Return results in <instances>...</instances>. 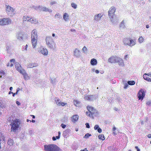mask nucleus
<instances>
[{
	"label": "nucleus",
	"instance_id": "f257e3e1",
	"mask_svg": "<svg viewBox=\"0 0 151 151\" xmlns=\"http://www.w3.org/2000/svg\"><path fill=\"white\" fill-rule=\"evenodd\" d=\"M86 108L88 111H86V113L89 117L93 119L94 116H96L98 115V111L92 106L88 105L86 106Z\"/></svg>",
	"mask_w": 151,
	"mask_h": 151
},
{
	"label": "nucleus",
	"instance_id": "f03ea898",
	"mask_svg": "<svg viewBox=\"0 0 151 151\" xmlns=\"http://www.w3.org/2000/svg\"><path fill=\"white\" fill-rule=\"evenodd\" d=\"M20 124V122L19 119H16L13 120L10 124L11 126V131L15 132L18 129Z\"/></svg>",
	"mask_w": 151,
	"mask_h": 151
},
{
	"label": "nucleus",
	"instance_id": "7ed1b4c3",
	"mask_svg": "<svg viewBox=\"0 0 151 151\" xmlns=\"http://www.w3.org/2000/svg\"><path fill=\"white\" fill-rule=\"evenodd\" d=\"M44 150L45 151H59V148L55 145L50 144L44 146Z\"/></svg>",
	"mask_w": 151,
	"mask_h": 151
},
{
	"label": "nucleus",
	"instance_id": "20e7f679",
	"mask_svg": "<svg viewBox=\"0 0 151 151\" xmlns=\"http://www.w3.org/2000/svg\"><path fill=\"white\" fill-rule=\"evenodd\" d=\"M46 41L47 45L50 48L54 49L55 48V44L51 37H46Z\"/></svg>",
	"mask_w": 151,
	"mask_h": 151
},
{
	"label": "nucleus",
	"instance_id": "39448f33",
	"mask_svg": "<svg viewBox=\"0 0 151 151\" xmlns=\"http://www.w3.org/2000/svg\"><path fill=\"white\" fill-rule=\"evenodd\" d=\"M109 62L113 63L116 62H120L122 61V60L120 58L117 57L116 56H113L110 57L108 60Z\"/></svg>",
	"mask_w": 151,
	"mask_h": 151
},
{
	"label": "nucleus",
	"instance_id": "423d86ee",
	"mask_svg": "<svg viewBox=\"0 0 151 151\" xmlns=\"http://www.w3.org/2000/svg\"><path fill=\"white\" fill-rule=\"evenodd\" d=\"M6 12L8 15L12 16L15 14L14 9L9 5H6Z\"/></svg>",
	"mask_w": 151,
	"mask_h": 151
},
{
	"label": "nucleus",
	"instance_id": "0eeeda50",
	"mask_svg": "<svg viewBox=\"0 0 151 151\" xmlns=\"http://www.w3.org/2000/svg\"><path fill=\"white\" fill-rule=\"evenodd\" d=\"M11 22L10 19L9 18L0 19V25H8Z\"/></svg>",
	"mask_w": 151,
	"mask_h": 151
},
{
	"label": "nucleus",
	"instance_id": "6e6552de",
	"mask_svg": "<svg viewBox=\"0 0 151 151\" xmlns=\"http://www.w3.org/2000/svg\"><path fill=\"white\" fill-rule=\"evenodd\" d=\"M145 96V91L142 89L139 90L138 93V96L139 99L142 100Z\"/></svg>",
	"mask_w": 151,
	"mask_h": 151
},
{
	"label": "nucleus",
	"instance_id": "1a4fd4ad",
	"mask_svg": "<svg viewBox=\"0 0 151 151\" xmlns=\"http://www.w3.org/2000/svg\"><path fill=\"white\" fill-rule=\"evenodd\" d=\"M115 10L116 9L114 7H111L109 9L108 12V15L110 18H113Z\"/></svg>",
	"mask_w": 151,
	"mask_h": 151
},
{
	"label": "nucleus",
	"instance_id": "9d476101",
	"mask_svg": "<svg viewBox=\"0 0 151 151\" xmlns=\"http://www.w3.org/2000/svg\"><path fill=\"white\" fill-rule=\"evenodd\" d=\"M38 35L37 30L34 29L33 30L31 33V39H37Z\"/></svg>",
	"mask_w": 151,
	"mask_h": 151
},
{
	"label": "nucleus",
	"instance_id": "9b49d317",
	"mask_svg": "<svg viewBox=\"0 0 151 151\" xmlns=\"http://www.w3.org/2000/svg\"><path fill=\"white\" fill-rule=\"evenodd\" d=\"M15 64V67L16 70L20 73H21V71H23L24 70L22 68L21 66L19 63H16Z\"/></svg>",
	"mask_w": 151,
	"mask_h": 151
},
{
	"label": "nucleus",
	"instance_id": "f8f14e48",
	"mask_svg": "<svg viewBox=\"0 0 151 151\" xmlns=\"http://www.w3.org/2000/svg\"><path fill=\"white\" fill-rule=\"evenodd\" d=\"M143 78L145 80L148 81H151V76L150 73H145L143 75Z\"/></svg>",
	"mask_w": 151,
	"mask_h": 151
},
{
	"label": "nucleus",
	"instance_id": "ddd939ff",
	"mask_svg": "<svg viewBox=\"0 0 151 151\" xmlns=\"http://www.w3.org/2000/svg\"><path fill=\"white\" fill-rule=\"evenodd\" d=\"M56 104L58 106H63L67 104V103H65L64 102L60 101V100L59 99H58L57 100H55Z\"/></svg>",
	"mask_w": 151,
	"mask_h": 151
},
{
	"label": "nucleus",
	"instance_id": "4468645a",
	"mask_svg": "<svg viewBox=\"0 0 151 151\" xmlns=\"http://www.w3.org/2000/svg\"><path fill=\"white\" fill-rule=\"evenodd\" d=\"M37 39H31V41L32 46L33 48L36 47L37 45Z\"/></svg>",
	"mask_w": 151,
	"mask_h": 151
},
{
	"label": "nucleus",
	"instance_id": "2eb2a0df",
	"mask_svg": "<svg viewBox=\"0 0 151 151\" xmlns=\"http://www.w3.org/2000/svg\"><path fill=\"white\" fill-rule=\"evenodd\" d=\"M85 99L88 101H93L95 99L94 96L93 95H87L85 97Z\"/></svg>",
	"mask_w": 151,
	"mask_h": 151
},
{
	"label": "nucleus",
	"instance_id": "dca6fc26",
	"mask_svg": "<svg viewBox=\"0 0 151 151\" xmlns=\"http://www.w3.org/2000/svg\"><path fill=\"white\" fill-rule=\"evenodd\" d=\"M129 42V46L132 47L136 44V41L135 39H131L130 38Z\"/></svg>",
	"mask_w": 151,
	"mask_h": 151
},
{
	"label": "nucleus",
	"instance_id": "f3484780",
	"mask_svg": "<svg viewBox=\"0 0 151 151\" xmlns=\"http://www.w3.org/2000/svg\"><path fill=\"white\" fill-rule=\"evenodd\" d=\"M103 15L101 14H99L96 15H95L94 17V20L96 21H99L100 20Z\"/></svg>",
	"mask_w": 151,
	"mask_h": 151
},
{
	"label": "nucleus",
	"instance_id": "a211bd4d",
	"mask_svg": "<svg viewBox=\"0 0 151 151\" xmlns=\"http://www.w3.org/2000/svg\"><path fill=\"white\" fill-rule=\"evenodd\" d=\"M80 51L77 49H76L74 52V55L76 57H78L80 56Z\"/></svg>",
	"mask_w": 151,
	"mask_h": 151
},
{
	"label": "nucleus",
	"instance_id": "6ab92c4d",
	"mask_svg": "<svg viewBox=\"0 0 151 151\" xmlns=\"http://www.w3.org/2000/svg\"><path fill=\"white\" fill-rule=\"evenodd\" d=\"M21 73L23 76L25 80L28 79L29 78V77L28 75L26 73L24 70H23V71H21Z\"/></svg>",
	"mask_w": 151,
	"mask_h": 151
},
{
	"label": "nucleus",
	"instance_id": "aec40b11",
	"mask_svg": "<svg viewBox=\"0 0 151 151\" xmlns=\"http://www.w3.org/2000/svg\"><path fill=\"white\" fill-rule=\"evenodd\" d=\"M78 119V116L77 114L74 115L72 117V122H76Z\"/></svg>",
	"mask_w": 151,
	"mask_h": 151
},
{
	"label": "nucleus",
	"instance_id": "412c9836",
	"mask_svg": "<svg viewBox=\"0 0 151 151\" xmlns=\"http://www.w3.org/2000/svg\"><path fill=\"white\" fill-rule=\"evenodd\" d=\"M130 38H124L123 40V42L124 44L126 45L129 46Z\"/></svg>",
	"mask_w": 151,
	"mask_h": 151
},
{
	"label": "nucleus",
	"instance_id": "4be33fe9",
	"mask_svg": "<svg viewBox=\"0 0 151 151\" xmlns=\"http://www.w3.org/2000/svg\"><path fill=\"white\" fill-rule=\"evenodd\" d=\"M73 103L74 105L76 107L79 106L80 105L81 102L77 100H74Z\"/></svg>",
	"mask_w": 151,
	"mask_h": 151
},
{
	"label": "nucleus",
	"instance_id": "5701e85b",
	"mask_svg": "<svg viewBox=\"0 0 151 151\" xmlns=\"http://www.w3.org/2000/svg\"><path fill=\"white\" fill-rule=\"evenodd\" d=\"M38 65V64L36 63H30L28 65V67L29 68H32L35 67H36Z\"/></svg>",
	"mask_w": 151,
	"mask_h": 151
},
{
	"label": "nucleus",
	"instance_id": "b1692460",
	"mask_svg": "<svg viewBox=\"0 0 151 151\" xmlns=\"http://www.w3.org/2000/svg\"><path fill=\"white\" fill-rule=\"evenodd\" d=\"M31 23L36 24L38 23V21L36 19L33 18L32 17H31L29 22Z\"/></svg>",
	"mask_w": 151,
	"mask_h": 151
},
{
	"label": "nucleus",
	"instance_id": "393cba45",
	"mask_svg": "<svg viewBox=\"0 0 151 151\" xmlns=\"http://www.w3.org/2000/svg\"><path fill=\"white\" fill-rule=\"evenodd\" d=\"M90 63L92 65H95L97 64V62L96 59L93 58L91 60Z\"/></svg>",
	"mask_w": 151,
	"mask_h": 151
},
{
	"label": "nucleus",
	"instance_id": "a878e982",
	"mask_svg": "<svg viewBox=\"0 0 151 151\" xmlns=\"http://www.w3.org/2000/svg\"><path fill=\"white\" fill-rule=\"evenodd\" d=\"M63 19L65 21H67L69 19V15L68 14L66 13H64L63 15Z\"/></svg>",
	"mask_w": 151,
	"mask_h": 151
},
{
	"label": "nucleus",
	"instance_id": "bb28decb",
	"mask_svg": "<svg viewBox=\"0 0 151 151\" xmlns=\"http://www.w3.org/2000/svg\"><path fill=\"white\" fill-rule=\"evenodd\" d=\"M41 52L45 55H47L48 54V51L46 49L42 48L41 50Z\"/></svg>",
	"mask_w": 151,
	"mask_h": 151
},
{
	"label": "nucleus",
	"instance_id": "cd10ccee",
	"mask_svg": "<svg viewBox=\"0 0 151 151\" xmlns=\"http://www.w3.org/2000/svg\"><path fill=\"white\" fill-rule=\"evenodd\" d=\"M31 17L28 16H24L23 17V20L25 21L29 22Z\"/></svg>",
	"mask_w": 151,
	"mask_h": 151
},
{
	"label": "nucleus",
	"instance_id": "c85d7f7f",
	"mask_svg": "<svg viewBox=\"0 0 151 151\" xmlns=\"http://www.w3.org/2000/svg\"><path fill=\"white\" fill-rule=\"evenodd\" d=\"M15 62V60L14 59H12L10 60V62L11 63V64L9 65V63L7 65V66H10L12 67L13 66L14 63Z\"/></svg>",
	"mask_w": 151,
	"mask_h": 151
},
{
	"label": "nucleus",
	"instance_id": "c756f323",
	"mask_svg": "<svg viewBox=\"0 0 151 151\" xmlns=\"http://www.w3.org/2000/svg\"><path fill=\"white\" fill-rule=\"evenodd\" d=\"M42 10L44 12H48L50 13H51L52 12V10L51 9H49L48 8L46 7H44L42 8Z\"/></svg>",
	"mask_w": 151,
	"mask_h": 151
},
{
	"label": "nucleus",
	"instance_id": "7c9ffc66",
	"mask_svg": "<svg viewBox=\"0 0 151 151\" xmlns=\"http://www.w3.org/2000/svg\"><path fill=\"white\" fill-rule=\"evenodd\" d=\"M14 141L12 139H9L7 142L8 145L10 146H12L14 144Z\"/></svg>",
	"mask_w": 151,
	"mask_h": 151
},
{
	"label": "nucleus",
	"instance_id": "2f4dec72",
	"mask_svg": "<svg viewBox=\"0 0 151 151\" xmlns=\"http://www.w3.org/2000/svg\"><path fill=\"white\" fill-rule=\"evenodd\" d=\"M98 138L99 139L102 140H104L105 139L104 136L103 134H99L98 136Z\"/></svg>",
	"mask_w": 151,
	"mask_h": 151
},
{
	"label": "nucleus",
	"instance_id": "473e14b6",
	"mask_svg": "<svg viewBox=\"0 0 151 151\" xmlns=\"http://www.w3.org/2000/svg\"><path fill=\"white\" fill-rule=\"evenodd\" d=\"M5 74V72L2 70H0V77H4Z\"/></svg>",
	"mask_w": 151,
	"mask_h": 151
},
{
	"label": "nucleus",
	"instance_id": "72a5a7b5",
	"mask_svg": "<svg viewBox=\"0 0 151 151\" xmlns=\"http://www.w3.org/2000/svg\"><path fill=\"white\" fill-rule=\"evenodd\" d=\"M127 83L128 84L130 85H133L135 84V82L134 81H129Z\"/></svg>",
	"mask_w": 151,
	"mask_h": 151
},
{
	"label": "nucleus",
	"instance_id": "f704fd0d",
	"mask_svg": "<svg viewBox=\"0 0 151 151\" xmlns=\"http://www.w3.org/2000/svg\"><path fill=\"white\" fill-rule=\"evenodd\" d=\"M91 134H89L88 133H87L85 134V135L84 136V138H88L89 137L91 136Z\"/></svg>",
	"mask_w": 151,
	"mask_h": 151
},
{
	"label": "nucleus",
	"instance_id": "c9c22d12",
	"mask_svg": "<svg viewBox=\"0 0 151 151\" xmlns=\"http://www.w3.org/2000/svg\"><path fill=\"white\" fill-rule=\"evenodd\" d=\"M144 38L142 37H140L138 39V40L140 43H142L144 41Z\"/></svg>",
	"mask_w": 151,
	"mask_h": 151
},
{
	"label": "nucleus",
	"instance_id": "e433bc0d",
	"mask_svg": "<svg viewBox=\"0 0 151 151\" xmlns=\"http://www.w3.org/2000/svg\"><path fill=\"white\" fill-rule=\"evenodd\" d=\"M71 6L74 9H76L77 8V5L75 3H73L71 4Z\"/></svg>",
	"mask_w": 151,
	"mask_h": 151
},
{
	"label": "nucleus",
	"instance_id": "4c0bfd02",
	"mask_svg": "<svg viewBox=\"0 0 151 151\" xmlns=\"http://www.w3.org/2000/svg\"><path fill=\"white\" fill-rule=\"evenodd\" d=\"M82 50L83 52H85L87 51V48L86 47L84 46L82 48Z\"/></svg>",
	"mask_w": 151,
	"mask_h": 151
},
{
	"label": "nucleus",
	"instance_id": "58836bf2",
	"mask_svg": "<svg viewBox=\"0 0 151 151\" xmlns=\"http://www.w3.org/2000/svg\"><path fill=\"white\" fill-rule=\"evenodd\" d=\"M19 88H18L17 89V91L15 93H13V94H12L13 96L14 97L15 96V95L17 94L18 92V91H19Z\"/></svg>",
	"mask_w": 151,
	"mask_h": 151
},
{
	"label": "nucleus",
	"instance_id": "ea45409f",
	"mask_svg": "<svg viewBox=\"0 0 151 151\" xmlns=\"http://www.w3.org/2000/svg\"><path fill=\"white\" fill-rule=\"evenodd\" d=\"M99 128V126L98 125H96L94 127V129L95 130H97Z\"/></svg>",
	"mask_w": 151,
	"mask_h": 151
},
{
	"label": "nucleus",
	"instance_id": "a19ab883",
	"mask_svg": "<svg viewBox=\"0 0 151 151\" xmlns=\"http://www.w3.org/2000/svg\"><path fill=\"white\" fill-rule=\"evenodd\" d=\"M60 126L63 129L65 128L66 127V125L64 124H61Z\"/></svg>",
	"mask_w": 151,
	"mask_h": 151
},
{
	"label": "nucleus",
	"instance_id": "79ce46f5",
	"mask_svg": "<svg viewBox=\"0 0 151 151\" xmlns=\"http://www.w3.org/2000/svg\"><path fill=\"white\" fill-rule=\"evenodd\" d=\"M146 104L148 106L150 105H151V102L150 101H148L146 103Z\"/></svg>",
	"mask_w": 151,
	"mask_h": 151
},
{
	"label": "nucleus",
	"instance_id": "37998d69",
	"mask_svg": "<svg viewBox=\"0 0 151 151\" xmlns=\"http://www.w3.org/2000/svg\"><path fill=\"white\" fill-rule=\"evenodd\" d=\"M97 131H98V132L99 133H100L101 132H102V129L100 128H99L98 129H97Z\"/></svg>",
	"mask_w": 151,
	"mask_h": 151
},
{
	"label": "nucleus",
	"instance_id": "c03bdc74",
	"mask_svg": "<svg viewBox=\"0 0 151 151\" xmlns=\"http://www.w3.org/2000/svg\"><path fill=\"white\" fill-rule=\"evenodd\" d=\"M128 84H127V83H126L124 85V88L125 89H126L128 87Z\"/></svg>",
	"mask_w": 151,
	"mask_h": 151
},
{
	"label": "nucleus",
	"instance_id": "a18cd8bd",
	"mask_svg": "<svg viewBox=\"0 0 151 151\" xmlns=\"http://www.w3.org/2000/svg\"><path fill=\"white\" fill-rule=\"evenodd\" d=\"M86 127L87 128H90V126L88 123H86Z\"/></svg>",
	"mask_w": 151,
	"mask_h": 151
},
{
	"label": "nucleus",
	"instance_id": "49530a36",
	"mask_svg": "<svg viewBox=\"0 0 151 151\" xmlns=\"http://www.w3.org/2000/svg\"><path fill=\"white\" fill-rule=\"evenodd\" d=\"M56 3V2L55 1H52L50 2V4L51 5H53Z\"/></svg>",
	"mask_w": 151,
	"mask_h": 151
},
{
	"label": "nucleus",
	"instance_id": "de8ad7c7",
	"mask_svg": "<svg viewBox=\"0 0 151 151\" xmlns=\"http://www.w3.org/2000/svg\"><path fill=\"white\" fill-rule=\"evenodd\" d=\"M16 103L18 106L20 105L21 104L18 101H16Z\"/></svg>",
	"mask_w": 151,
	"mask_h": 151
},
{
	"label": "nucleus",
	"instance_id": "09e8293b",
	"mask_svg": "<svg viewBox=\"0 0 151 151\" xmlns=\"http://www.w3.org/2000/svg\"><path fill=\"white\" fill-rule=\"evenodd\" d=\"M135 148L137 150V151H140V150L138 148V147L137 146L135 147Z\"/></svg>",
	"mask_w": 151,
	"mask_h": 151
},
{
	"label": "nucleus",
	"instance_id": "8fccbe9b",
	"mask_svg": "<svg viewBox=\"0 0 151 151\" xmlns=\"http://www.w3.org/2000/svg\"><path fill=\"white\" fill-rule=\"evenodd\" d=\"M80 151H88L86 148L84 149L83 150H81Z\"/></svg>",
	"mask_w": 151,
	"mask_h": 151
},
{
	"label": "nucleus",
	"instance_id": "3c124183",
	"mask_svg": "<svg viewBox=\"0 0 151 151\" xmlns=\"http://www.w3.org/2000/svg\"><path fill=\"white\" fill-rule=\"evenodd\" d=\"M52 139L53 141H55L56 140V138L54 136L52 137Z\"/></svg>",
	"mask_w": 151,
	"mask_h": 151
},
{
	"label": "nucleus",
	"instance_id": "603ef678",
	"mask_svg": "<svg viewBox=\"0 0 151 151\" xmlns=\"http://www.w3.org/2000/svg\"><path fill=\"white\" fill-rule=\"evenodd\" d=\"M147 137L149 138H151V134H149L147 136Z\"/></svg>",
	"mask_w": 151,
	"mask_h": 151
},
{
	"label": "nucleus",
	"instance_id": "864d4df0",
	"mask_svg": "<svg viewBox=\"0 0 151 151\" xmlns=\"http://www.w3.org/2000/svg\"><path fill=\"white\" fill-rule=\"evenodd\" d=\"M59 16V14H56L55 15V17H58V16Z\"/></svg>",
	"mask_w": 151,
	"mask_h": 151
},
{
	"label": "nucleus",
	"instance_id": "5fc2aeb1",
	"mask_svg": "<svg viewBox=\"0 0 151 151\" xmlns=\"http://www.w3.org/2000/svg\"><path fill=\"white\" fill-rule=\"evenodd\" d=\"M95 72L97 73H99V71L98 70H95Z\"/></svg>",
	"mask_w": 151,
	"mask_h": 151
},
{
	"label": "nucleus",
	"instance_id": "6e6d98bb",
	"mask_svg": "<svg viewBox=\"0 0 151 151\" xmlns=\"http://www.w3.org/2000/svg\"><path fill=\"white\" fill-rule=\"evenodd\" d=\"M60 138V136L58 135V136H56V139H59Z\"/></svg>",
	"mask_w": 151,
	"mask_h": 151
},
{
	"label": "nucleus",
	"instance_id": "4d7b16f0",
	"mask_svg": "<svg viewBox=\"0 0 151 151\" xmlns=\"http://www.w3.org/2000/svg\"><path fill=\"white\" fill-rule=\"evenodd\" d=\"M28 47V45H26L25 46V50H27V47Z\"/></svg>",
	"mask_w": 151,
	"mask_h": 151
},
{
	"label": "nucleus",
	"instance_id": "13d9d810",
	"mask_svg": "<svg viewBox=\"0 0 151 151\" xmlns=\"http://www.w3.org/2000/svg\"><path fill=\"white\" fill-rule=\"evenodd\" d=\"M30 116L32 117V118L33 119H35V116L34 115H30Z\"/></svg>",
	"mask_w": 151,
	"mask_h": 151
},
{
	"label": "nucleus",
	"instance_id": "bf43d9fd",
	"mask_svg": "<svg viewBox=\"0 0 151 151\" xmlns=\"http://www.w3.org/2000/svg\"><path fill=\"white\" fill-rule=\"evenodd\" d=\"M35 120H32V121H30V122H32L33 123H35Z\"/></svg>",
	"mask_w": 151,
	"mask_h": 151
},
{
	"label": "nucleus",
	"instance_id": "052dcab7",
	"mask_svg": "<svg viewBox=\"0 0 151 151\" xmlns=\"http://www.w3.org/2000/svg\"><path fill=\"white\" fill-rule=\"evenodd\" d=\"M128 55H125V59H126L127 58V57H128Z\"/></svg>",
	"mask_w": 151,
	"mask_h": 151
},
{
	"label": "nucleus",
	"instance_id": "680f3d73",
	"mask_svg": "<svg viewBox=\"0 0 151 151\" xmlns=\"http://www.w3.org/2000/svg\"><path fill=\"white\" fill-rule=\"evenodd\" d=\"M116 129V128L115 127H114L113 128V131H114Z\"/></svg>",
	"mask_w": 151,
	"mask_h": 151
},
{
	"label": "nucleus",
	"instance_id": "e2e57ef3",
	"mask_svg": "<svg viewBox=\"0 0 151 151\" xmlns=\"http://www.w3.org/2000/svg\"><path fill=\"white\" fill-rule=\"evenodd\" d=\"M149 25L147 24L146 25V28H149Z\"/></svg>",
	"mask_w": 151,
	"mask_h": 151
},
{
	"label": "nucleus",
	"instance_id": "0e129e2a",
	"mask_svg": "<svg viewBox=\"0 0 151 151\" xmlns=\"http://www.w3.org/2000/svg\"><path fill=\"white\" fill-rule=\"evenodd\" d=\"M11 93L13 94V92H12V91H9V94H11Z\"/></svg>",
	"mask_w": 151,
	"mask_h": 151
},
{
	"label": "nucleus",
	"instance_id": "69168bd1",
	"mask_svg": "<svg viewBox=\"0 0 151 151\" xmlns=\"http://www.w3.org/2000/svg\"><path fill=\"white\" fill-rule=\"evenodd\" d=\"M13 89V88L12 87H11L10 88H9V89L10 91H12Z\"/></svg>",
	"mask_w": 151,
	"mask_h": 151
},
{
	"label": "nucleus",
	"instance_id": "338daca9",
	"mask_svg": "<svg viewBox=\"0 0 151 151\" xmlns=\"http://www.w3.org/2000/svg\"><path fill=\"white\" fill-rule=\"evenodd\" d=\"M58 135L60 136V131L58 132Z\"/></svg>",
	"mask_w": 151,
	"mask_h": 151
},
{
	"label": "nucleus",
	"instance_id": "774afa93",
	"mask_svg": "<svg viewBox=\"0 0 151 151\" xmlns=\"http://www.w3.org/2000/svg\"><path fill=\"white\" fill-rule=\"evenodd\" d=\"M30 120H29V119H27V122H29V121H30Z\"/></svg>",
	"mask_w": 151,
	"mask_h": 151
}]
</instances>
